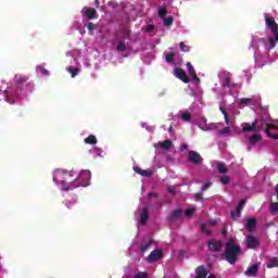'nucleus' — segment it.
Instances as JSON below:
<instances>
[{"label":"nucleus","instance_id":"f257e3e1","mask_svg":"<svg viewBox=\"0 0 278 278\" xmlns=\"http://www.w3.org/2000/svg\"><path fill=\"white\" fill-rule=\"evenodd\" d=\"M66 177H71L67 170L56 169L53 175V181L55 184H61L65 192H68V190H75V188H79V185H73V184L66 185Z\"/></svg>","mask_w":278,"mask_h":278},{"label":"nucleus","instance_id":"f03ea898","mask_svg":"<svg viewBox=\"0 0 278 278\" xmlns=\"http://www.w3.org/2000/svg\"><path fill=\"white\" fill-rule=\"evenodd\" d=\"M240 253H242L240 245L233 243V241H228L226 243L225 260H227L230 264H236V262H238Z\"/></svg>","mask_w":278,"mask_h":278},{"label":"nucleus","instance_id":"7ed1b4c3","mask_svg":"<svg viewBox=\"0 0 278 278\" xmlns=\"http://www.w3.org/2000/svg\"><path fill=\"white\" fill-rule=\"evenodd\" d=\"M15 81H16V85L18 86V88H23V86H25V90H30V91L34 90V84L28 83L29 77H27L25 75L16 74Z\"/></svg>","mask_w":278,"mask_h":278},{"label":"nucleus","instance_id":"20e7f679","mask_svg":"<svg viewBox=\"0 0 278 278\" xmlns=\"http://www.w3.org/2000/svg\"><path fill=\"white\" fill-rule=\"evenodd\" d=\"M162 257H164V251L162 249H155L147 256L146 262H148V264H155V262H159Z\"/></svg>","mask_w":278,"mask_h":278},{"label":"nucleus","instance_id":"39448f33","mask_svg":"<svg viewBox=\"0 0 278 278\" xmlns=\"http://www.w3.org/2000/svg\"><path fill=\"white\" fill-rule=\"evenodd\" d=\"M81 14H83V16H86V18L88 21H94V20L99 18V14H97V9H94V8L85 7L81 10Z\"/></svg>","mask_w":278,"mask_h":278},{"label":"nucleus","instance_id":"423d86ee","mask_svg":"<svg viewBox=\"0 0 278 278\" xmlns=\"http://www.w3.org/2000/svg\"><path fill=\"white\" fill-rule=\"evenodd\" d=\"M188 161L191 164H194L195 166H199V164H203V156H201V154H199V152L191 150L188 153Z\"/></svg>","mask_w":278,"mask_h":278},{"label":"nucleus","instance_id":"0eeeda50","mask_svg":"<svg viewBox=\"0 0 278 278\" xmlns=\"http://www.w3.org/2000/svg\"><path fill=\"white\" fill-rule=\"evenodd\" d=\"M265 24L267 25L268 29H270L271 34H274V36H277V34H278V24L275 21V17L266 16L265 17Z\"/></svg>","mask_w":278,"mask_h":278},{"label":"nucleus","instance_id":"6e6552de","mask_svg":"<svg viewBox=\"0 0 278 278\" xmlns=\"http://www.w3.org/2000/svg\"><path fill=\"white\" fill-rule=\"evenodd\" d=\"M174 75H175V77L180 79V81H184V84H190V78H188V74L186 73V71L184 68L176 67L174 70Z\"/></svg>","mask_w":278,"mask_h":278},{"label":"nucleus","instance_id":"1a4fd4ad","mask_svg":"<svg viewBox=\"0 0 278 278\" xmlns=\"http://www.w3.org/2000/svg\"><path fill=\"white\" fill-rule=\"evenodd\" d=\"M208 250L213 253H219L223 250V242L216 241L214 239L208 240Z\"/></svg>","mask_w":278,"mask_h":278},{"label":"nucleus","instance_id":"9d476101","mask_svg":"<svg viewBox=\"0 0 278 278\" xmlns=\"http://www.w3.org/2000/svg\"><path fill=\"white\" fill-rule=\"evenodd\" d=\"M245 244L248 249H257L260 240H257V238H255L253 235H248Z\"/></svg>","mask_w":278,"mask_h":278},{"label":"nucleus","instance_id":"9b49d317","mask_svg":"<svg viewBox=\"0 0 278 278\" xmlns=\"http://www.w3.org/2000/svg\"><path fill=\"white\" fill-rule=\"evenodd\" d=\"M277 125L275 124H266L264 132L266 134L267 138H273L274 140H278V135L270 132V129H277Z\"/></svg>","mask_w":278,"mask_h":278},{"label":"nucleus","instance_id":"f8f14e48","mask_svg":"<svg viewBox=\"0 0 278 278\" xmlns=\"http://www.w3.org/2000/svg\"><path fill=\"white\" fill-rule=\"evenodd\" d=\"M258 270H260V263H255L245 270V275L247 277H257Z\"/></svg>","mask_w":278,"mask_h":278},{"label":"nucleus","instance_id":"ddd939ff","mask_svg":"<svg viewBox=\"0 0 278 278\" xmlns=\"http://www.w3.org/2000/svg\"><path fill=\"white\" fill-rule=\"evenodd\" d=\"M187 68L192 79H194L197 84H201V79L199 78V76H197V71H194V66H192V63H187Z\"/></svg>","mask_w":278,"mask_h":278},{"label":"nucleus","instance_id":"4468645a","mask_svg":"<svg viewBox=\"0 0 278 278\" xmlns=\"http://www.w3.org/2000/svg\"><path fill=\"white\" fill-rule=\"evenodd\" d=\"M255 227H257V219L255 217L248 218L245 229H248V231H254Z\"/></svg>","mask_w":278,"mask_h":278},{"label":"nucleus","instance_id":"2eb2a0df","mask_svg":"<svg viewBox=\"0 0 278 278\" xmlns=\"http://www.w3.org/2000/svg\"><path fill=\"white\" fill-rule=\"evenodd\" d=\"M223 86L226 88H231V73L229 72H224L223 73Z\"/></svg>","mask_w":278,"mask_h":278},{"label":"nucleus","instance_id":"dca6fc26","mask_svg":"<svg viewBox=\"0 0 278 278\" xmlns=\"http://www.w3.org/2000/svg\"><path fill=\"white\" fill-rule=\"evenodd\" d=\"M151 247H153V239H149L148 241L143 242L139 247V250L141 251V253H147V251H149V249H151Z\"/></svg>","mask_w":278,"mask_h":278},{"label":"nucleus","instance_id":"f3484780","mask_svg":"<svg viewBox=\"0 0 278 278\" xmlns=\"http://www.w3.org/2000/svg\"><path fill=\"white\" fill-rule=\"evenodd\" d=\"M147 220H149V208L143 207L140 214V225H147Z\"/></svg>","mask_w":278,"mask_h":278},{"label":"nucleus","instance_id":"a211bd4d","mask_svg":"<svg viewBox=\"0 0 278 278\" xmlns=\"http://www.w3.org/2000/svg\"><path fill=\"white\" fill-rule=\"evenodd\" d=\"M17 89H14L12 87H8L4 90V94H5V99L8 101V99H10V97H18V92L16 91Z\"/></svg>","mask_w":278,"mask_h":278},{"label":"nucleus","instance_id":"6ab92c4d","mask_svg":"<svg viewBox=\"0 0 278 278\" xmlns=\"http://www.w3.org/2000/svg\"><path fill=\"white\" fill-rule=\"evenodd\" d=\"M180 217H181V208H177L172 213H169V215L167 216V220H177V218H180Z\"/></svg>","mask_w":278,"mask_h":278},{"label":"nucleus","instance_id":"aec40b11","mask_svg":"<svg viewBox=\"0 0 278 278\" xmlns=\"http://www.w3.org/2000/svg\"><path fill=\"white\" fill-rule=\"evenodd\" d=\"M243 134H248L249 131H257V124L254 122L252 125L245 124L242 128Z\"/></svg>","mask_w":278,"mask_h":278},{"label":"nucleus","instance_id":"412c9836","mask_svg":"<svg viewBox=\"0 0 278 278\" xmlns=\"http://www.w3.org/2000/svg\"><path fill=\"white\" fill-rule=\"evenodd\" d=\"M134 170H135V173H138V175H141L142 177H151V175H153L152 172L142 169L140 167H134Z\"/></svg>","mask_w":278,"mask_h":278},{"label":"nucleus","instance_id":"4be33fe9","mask_svg":"<svg viewBox=\"0 0 278 278\" xmlns=\"http://www.w3.org/2000/svg\"><path fill=\"white\" fill-rule=\"evenodd\" d=\"M97 136L89 135L87 138H85V144H97Z\"/></svg>","mask_w":278,"mask_h":278},{"label":"nucleus","instance_id":"5701e85b","mask_svg":"<svg viewBox=\"0 0 278 278\" xmlns=\"http://www.w3.org/2000/svg\"><path fill=\"white\" fill-rule=\"evenodd\" d=\"M262 140V135L254 134L250 137L249 142L250 144H257Z\"/></svg>","mask_w":278,"mask_h":278},{"label":"nucleus","instance_id":"b1692460","mask_svg":"<svg viewBox=\"0 0 278 278\" xmlns=\"http://www.w3.org/2000/svg\"><path fill=\"white\" fill-rule=\"evenodd\" d=\"M174 22H175V17H173V16H167V17L163 18V25L165 27H170V25H173Z\"/></svg>","mask_w":278,"mask_h":278},{"label":"nucleus","instance_id":"393cba45","mask_svg":"<svg viewBox=\"0 0 278 278\" xmlns=\"http://www.w3.org/2000/svg\"><path fill=\"white\" fill-rule=\"evenodd\" d=\"M92 177V174L90 170H83L80 173V179H85L86 181H90V178Z\"/></svg>","mask_w":278,"mask_h":278},{"label":"nucleus","instance_id":"a878e982","mask_svg":"<svg viewBox=\"0 0 278 278\" xmlns=\"http://www.w3.org/2000/svg\"><path fill=\"white\" fill-rule=\"evenodd\" d=\"M180 118L185 123H190V121L192 119V114H190V112H184V113H181Z\"/></svg>","mask_w":278,"mask_h":278},{"label":"nucleus","instance_id":"bb28decb","mask_svg":"<svg viewBox=\"0 0 278 278\" xmlns=\"http://www.w3.org/2000/svg\"><path fill=\"white\" fill-rule=\"evenodd\" d=\"M165 62L167 64H174V62H175V53H173V52L166 53L165 54Z\"/></svg>","mask_w":278,"mask_h":278},{"label":"nucleus","instance_id":"cd10ccee","mask_svg":"<svg viewBox=\"0 0 278 278\" xmlns=\"http://www.w3.org/2000/svg\"><path fill=\"white\" fill-rule=\"evenodd\" d=\"M170 147H173V141H170L168 139L161 142V149H164L165 151H168V149H170Z\"/></svg>","mask_w":278,"mask_h":278},{"label":"nucleus","instance_id":"c85d7f7f","mask_svg":"<svg viewBox=\"0 0 278 278\" xmlns=\"http://www.w3.org/2000/svg\"><path fill=\"white\" fill-rule=\"evenodd\" d=\"M116 51H119V52H125L127 51V45L125 43L124 40H121L116 47Z\"/></svg>","mask_w":278,"mask_h":278},{"label":"nucleus","instance_id":"c756f323","mask_svg":"<svg viewBox=\"0 0 278 278\" xmlns=\"http://www.w3.org/2000/svg\"><path fill=\"white\" fill-rule=\"evenodd\" d=\"M277 266H278L277 257L270 258L269 262L267 263V268H277Z\"/></svg>","mask_w":278,"mask_h":278},{"label":"nucleus","instance_id":"7c9ffc66","mask_svg":"<svg viewBox=\"0 0 278 278\" xmlns=\"http://www.w3.org/2000/svg\"><path fill=\"white\" fill-rule=\"evenodd\" d=\"M166 14H168V10L165 7L159 8V16L160 18H166Z\"/></svg>","mask_w":278,"mask_h":278},{"label":"nucleus","instance_id":"2f4dec72","mask_svg":"<svg viewBox=\"0 0 278 278\" xmlns=\"http://www.w3.org/2000/svg\"><path fill=\"white\" fill-rule=\"evenodd\" d=\"M230 216L233 220H238V218L242 216V211H239V214H238V208H236L235 211L230 212Z\"/></svg>","mask_w":278,"mask_h":278},{"label":"nucleus","instance_id":"473e14b6","mask_svg":"<svg viewBox=\"0 0 278 278\" xmlns=\"http://www.w3.org/2000/svg\"><path fill=\"white\" fill-rule=\"evenodd\" d=\"M217 170H218V173H222V174L229 172V169L225 166V163H218Z\"/></svg>","mask_w":278,"mask_h":278},{"label":"nucleus","instance_id":"72a5a7b5","mask_svg":"<svg viewBox=\"0 0 278 278\" xmlns=\"http://www.w3.org/2000/svg\"><path fill=\"white\" fill-rule=\"evenodd\" d=\"M219 111L222 112V114L225 118L226 125H229V114H227V111L225 110V108L219 106Z\"/></svg>","mask_w":278,"mask_h":278},{"label":"nucleus","instance_id":"f704fd0d","mask_svg":"<svg viewBox=\"0 0 278 278\" xmlns=\"http://www.w3.org/2000/svg\"><path fill=\"white\" fill-rule=\"evenodd\" d=\"M200 229L205 236H212V231L207 229V224H201Z\"/></svg>","mask_w":278,"mask_h":278},{"label":"nucleus","instance_id":"c9c22d12","mask_svg":"<svg viewBox=\"0 0 278 278\" xmlns=\"http://www.w3.org/2000/svg\"><path fill=\"white\" fill-rule=\"evenodd\" d=\"M268 42H269V47L267 48L268 51H270L271 49H275V47H277V40L275 39V37H269L268 38Z\"/></svg>","mask_w":278,"mask_h":278},{"label":"nucleus","instance_id":"e433bc0d","mask_svg":"<svg viewBox=\"0 0 278 278\" xmlns=\"http://www.w3.org/2000/svg\"><path fill=\"white\" fill-rule=\"evenodd\" d=\"M269 212H271V214H277V212H278V202H271V204L269 206Z\"/></svg>","mask_w":278,"mask_h":278},{"label":"nucleus","instance_id":"4c0bfd02","mask_svg":"<svg viewBox=\"0 0 278 278\" xmlns=\"http://www.w3.org/2000/svg\"><path fill=\"white\" fill-rule=\"evenodd\" d=\"M68 73H71L72 77H77L79 74V70L77 67H67Z\"/></svg>","mask_w":278,"mask_h":278},{"label":"nucleus","instance_id":"58836bf2","mask_svg":"<svg viewBox=\"0 0 278 278\" xmlns=\"http://www.w3.org/2000/svg\"><path fill=\"white\" fill-rule=\"evenodd\" d=\"M245 204H247V200L242 199V200L239 201V204L237 206L238 215L240 214V212H242V207H244Z\"/></svg>","mask_w":278,"mask_h":278},{"label":"nucleus","instance_id":"ea45409f","mask_svg":"<svg viewBox=\"0 0 278 278\" xmlns=\"http://www.w3.org/2000/svg\"><path fill=\"white\" fill-rule=\"evenodd\" d=\"M92 151H93L94 155H97L98 157H102V155H103V150H102L101 148L94 147V148L92 149Z\"/></svg>","mask_w":278,"mask_h":278},{"label":"nucleus","instance_id":"a19ab883","mask_svg":"<svg viewBox=\"0 0 278 278\" xmlns=\"http://www.w3.org/2000/svg\"><path fill=\"white\" fill-rule=\"evenodd\" d=\"M134 278H149V273L147 271H139L137 273Z\"/></svg>","mask_w":278,"mask_h":278},{"label":"nucleus","instance_id":"79ce46f5","mask_svg":"<svg viewBox=\"0 0 278 278\" xmlns=\"http://www.w3.org/2000/svg\"><path fill=\"white\" fill-rule=\"evenodd\" d=\"M180 49L185 53H188L190 51V47L188 45H186L184 41L180 42Z\"/></svg>","mask_w":278,"mask_h":278},{"label":"nucleus","instance_id":"37998d69","mask_svg":"<svg viewBox=\"0 0 278 278\" xmlns=\"http://www.w3.org/2000/svg\"><path fill=\"white\" fill-rule=\"evenodd\" d=\"M230 131H231V128L229 126H227L224 129H220L218 131V134H220V136H225V135L229 134Z\"/></svg>","mask_w":278,"mask_h":278},{"label":"nucleus","instance_id":"c03bdc74","mask_svg":"<svg viewBox=\"0 0 278 278\" xmlns=\"http://www.w3.org/2000/svg\"><path fill=\"white\" fill-rule=\"evenodd\" d=\"M229 181H230L229 176H222V177H220V182H222L224 186H227V184H229Z\"/></svg>","mask_w":278,"mask_h":278},{"label":"nucleus","instance_id":"a18cd8bd","mask_svg":"<svg viewBox=\"0 0 278 278\" xmlns=\"http://www.w3.org/2000/svg\"><path fill=\"white\" fill-rule=\"evenodd\" d=\"M251 101H253L252 99H249V98H243L239 101V103L241 105H249V103H251Z\"/></svg>","mask_w":278,"mask_h":278},{"label":"nucleus","instance_id":"49530a36","mask_svg":"<svg viewBox=\"0 0 278 278\" xmlns=\"http://www.w3.org/2000/svg\"><path fill=\"white\" fill-rule=\"evenodd\" d=\"M211 186H212V181L205 182V184L202 186V188H201L202 192H205V190H207L208 188H211Z\"/></svg>","mask_w":278,"mask_h":278},{"label":"nucleus","instance_id":"de8ad7c7","mask_svg":"<svg viewBox=\"0 0 278 278\" xmlns=\"http://www.w3.org/2000/svg\"><path fill=\"white\" fill-rule=\"evenodd\" d=\"M39 73L41 75H45V76H49L50 75L49 71L47 68H45V67H39Z\"/></svg>","mask_w":278,"mask_h":278},{"label":"nucleus","instance_id":"09e8293b","mask_svg":"<svg viewBox=\"0 0 278 278\" xmlns=\"http://www.w3.org/2000/svg\"><path fill=\"white\" fill-rule=\"evenodd\" d=\"M194 212H195L194 208H188L185 214H186L187 218H190V216H192V214H194Z\"/></svg>","mask_w":278,"mask_h":278},{"label":"nucleus","instance_id":"8fccbe9b","mask_svg":"<svg viewBox=\"0 0 278 278\" xmlns=\"http://www.w3.org/2000/svg\"><path fill=\"white\" fill-rule=\"evenodd\" d=\"M167 192H169V194H176L177 190L175 189V187L170 186L167 188Z\"/></svg>","mask_w":278,"mask_h":278},{"label":"nucleus","instance_id":"3c124183","mask_svg":"<svg viewBox=\"0 0 278 278\" xmlns=\"http://www.w3.org/2000/svg\"><path fill=\"white\" fill-rule=\"evenodd\" d=\"M94 24L93 23H91V22H89L88 24H87V29L89 30V31H92L93 29H94Z\"/></svg>","mask_w":278,"mask_h":278},{"label":"nucleus","instance_id":"603ef678","mask_svg":"<svg viewBox=\"0 0 278 278\" xmlns=\"http://www.w3.org/2000/svg\"><path fill=\"white\" fill-rule=\"evenodd\" d=\"M197 201H203V193H195Z\"/></svg>","mask_w":278,"mask_h":278},{"label":"nucleus","instance_id":"864d4df0","mask_svg":"<svg viewBox=\"0 0 278 278\" xmlns=\"http://www.w3.org/2000/svg\"><path fill=\"white\" fill-rule=\"evenodd\" d=\"M65 205H66L67 210H73V207H75V203H73V202H67Z\"/></svg>","mask_w":278,"mask_h":278},{"label":"nucleus","instance_id":"5fc2aeb1","mask_svg":"<svg viewBox=\"0 0 278 278\" xmlns=\"http://www.w3.org/2000/svg\"><path fill=\"white\" fill-rule=\"evenodd\" d=\"M153 29H155V26H153V25H148L147 28H146V31L151 33V31H153Z\"/></svg>","mask_w":278,"mask_h":278},{"label":"nucleus","instance_id":"6e6d98bb","mask_svg":"<svg viewBox=\"0 0 278 278\" xmlns=\"http://www.w3.org/2000/svg\"><path fill=\"white\" fill-rule=\"evenodd\" d=\"M186 150H188V144L187 143H182L180 146V151H186Z\"/></svg>","mask_w":278,"mask_h":278},{"label":"nucleus","instance_id":"4d7b16f0","mask_svg":"<svg viewBox=\"0 0 278 278\" xmlns=\"http://www.w3.org/2000/svg\"><path fill=\"white\" fill-rule=\"evenodd\" d=\"M208 225H211L212 227H215V225H216V219H211V220L208 222Z\"/></svg>","mask_w":278,"mask_h":278},{"label":"nucleus","instance_id":"13d9d810","mask_svg":"<svg viewBox=\"0 0 278 278\" xmlns=\"http://www.w3.org/2000/svg\"><path fill=\"white\" fill-rule=\"evenodd\" d=\"M94 4H96V8H100L101 1L100 0H94Z\"/></svg>","mask_w":278,"mask_h":278},{"label":"nucleus","instance_id":"bf43d9fd","mask_svg":"<svg viewBox=\"0 0 278 278\" xmlns=\"http://www.w3.org/2000/svg\"><path fill=\"white\" fill-rule=\"evenodd\" d=\"M202 129H203V131H210V129H212V128L204 126V127H202Z\"/></svg>","mask_w":278,"mask_h":278},{"label":"nucleus","instance_id":"052dcab7","mask_svg":"<svg viewBox=\"0 0 278 278\" xmlns=\"http://www.w3.org/2000/svg\"><path fill=\"white\" fill-rule=\"evenodd\" d=\"M149 197H154L155 199H157V193H149Z\"/></svg>","mask_w":278,"mask_h":278},{"label":"nucleus","instance_id":"680f3d73","mask_svg":"<svg viewBox=\"0 0 278 278\" xmlns=\"http://www.w3.org/2000/svg\"><path fill=\"white\" fill-rule=\"evenodd\" d=\"M168 131L169 134H173V126H169Z\"/></svg>","mask_w":278,"mask_h":278},{"label":"nucleus","instance_id":"e2e57ef3","mask_svg":"<svg viewBox=\"0 0 278 278\" xmlns=\"http://www.w3.org/2000/svg\"><path fill=\"white\" fill-rule=\"evenodd\" d=\"M275 40H276V42H278V34L277 35H275Z\"/></svg>","mask_w":278,"mask_h":278},{"label":"nucleus","instance_id":"0e129e2a","mask_svg":"<svg viewBox=\"0 0 278 278\" xmlns=\"http://www.w3.org/2000/svg\"><path fill=\"white\" fill-rule=\"evenodd\" d=\"M202 123H207V119L205 117H203Z\"/></svg>","mask_w":278,"mask_h":278},{"label":"nucleus","instance_id":"69168bd1","mask_svg":"<svg viewBox=\"0 0 278 278\" xmlns=\"http://www.w3.org/2000/svg\"><path fill=\"white\" fill-rule=\"evenodd\" d=\"M125 36L126 38H129V31H126Z\"/></svg>","mask_w":278,"mask_h":278},{"label":"nucleus","instance_id":"338daca9","mask_svg":"<svg viewBox=\"0 0 278 278\" xmlns=\"http://www.w3.org/2000/svg\"><path fill=\"white\" fill-rule=\"evenodd\" d=\"M207 278H216L214 275H210Z\"/></svg>","mask_w":278,"mask_h":278},{"label":"nucleus","instance_id":"774afa93","mask_svg":"<svg viewBox=\"0 0 278 278\" xmlns=\"http://www.w3.org/2000/svg\"><path fill=\"white\" fill-rule=\"evenodd\" d=\"M276 194H278V185L276 186Z\"/></svg>","mask_w":278,"mask_h":278}]
</instances>
